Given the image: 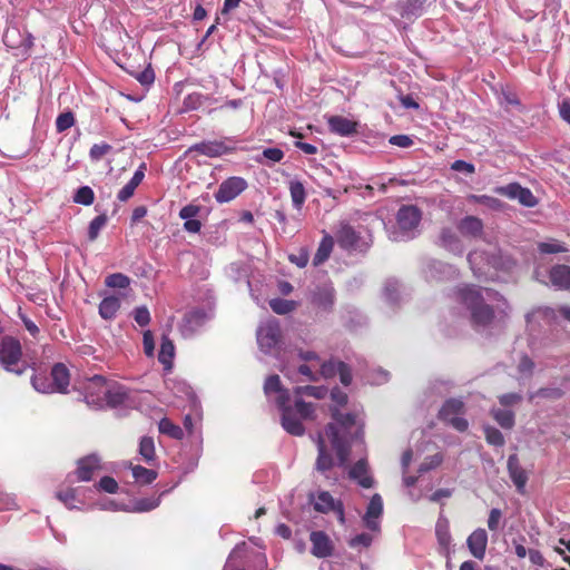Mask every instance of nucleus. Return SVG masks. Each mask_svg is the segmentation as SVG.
<instances>
[{"label":"nucleus","instance_id":"obj_4","mask_svg":"<svg viewBox=\"0 0 570 570\" xmlns=\"http://www.w3.org/2000/svg\"><path fill=\"white\" fill-rule=\"evenodd\" d=\"M465 413V405L463 401L451 397L446 400L439 411L438 417L442 422L451 425L459 432H465L469 428L466 419L462 417Z\"/></svg>","mask_w":570,"mask_h":570},{"label":"nucleus","instance_id":"obj_33","mask_svg":"<svg viewBox=\"0 0 570 570\" xmlns=\"http://www.w3.org/2000/svg\"><path fill=\"white\" fill-rule=\"evenodd\" d=\"M288 189L294 207L298 210L302 209L306 200V190L304 185L299 180H291Z\"/></svg>","mask_w":570,"mask_h":570},{"label":"nucleus","instance_id":"obj_13","mask_svg":"<svg viewBox=\"0 0 570 570\" xmlns=\"http://www.w3.org/2000/svg\"><path fill=\"white\" fill-rule=\"evenodd\" d=\"M325 433L331 440L332 446L336 452L340 464H345V462L348 459L351 449L350 445L343 440V438H341L338 428L333 423H328L325 428Z\"/></svg>","mask_w":570,"mask_h":570},{"label":"nucleus","instance_id":"obj_12","mask_svg":"<svg viewBox=\"0 0 570 570\" xmlns=\"http://www.w3.org/2000/svg\"><path fill=\"white\" fill-rule=\"evenodd\" d=\"M99 470H101L99 456L90 454L78 460L75 473L78 481L88 482L92 480L95 472Z\"/></svg>","mask_w":570,"mask_h":570},{"label":"nucleus","instance_id":"obj_17","mask_svg":"<svg viewBox=\"0 0 570 570\" xmlns=\"http://www.w3.org/2000/svg\"><path fill=\"white\" fill-rule=\"evenodd\" d=\"M466 544L471 554L479 559L483 560L485 556V550L488 546V534L487 531L482 528L474 530L466 540Z\"/></svg>","mask_w":570,"mask_h":570},{"label":"nucleus","instance_id":"obj_8","mask_svg":"<svg viewBox=\"0 0 570 570\" xmlns=\"http://www.w3.org/2000/svg\"><path fill=\"white\" fill-rule=\"evenodd\" d=\"M107 389V380L102 375H94L85 385V400L87 404L97 407L104 406V394Z\"/></svg>","mask_w":570,"mask_h":570},{"label":"nucleus","instance_id":"obj_52","mask_svg":"<svg viewBox=\"0 0 570 570\" xmlns=\"http://www.w3.org/2000/svg\"><path fill=\"white\" fill-rule=\"evenodd\" d=\"M538 249L542 254H558V253H563V252L567 250L564 246H562L561 244H559L557 242H552V243L542 242V243H539Z\"/></svg>","mask_w":570,"mask_h":570},{"label":"nucleus","instance_id":"obj_45","mask_svg":"<svg viewBox=\"0 0 570 570\" xmlns=\"http://www.w3.org/2000/svg\"><path fill=\"white\" fill-rule=\"evenodd\" d=\"M111 150L112 146L107 142L95 144L89 150V157L91 161L97 163L111 153Z\"/></svg>","mask_w":570,"mask_h":570},{"label":"nucleus","instance_id":"obj_34","mask_svg":"<svg viewBox=\"0 0 570 570\" xmlns=\"http://www.w3.org/2000/svg\"><path fill=\"white\" fill-rule=\"evenodd\" d=\"M139 454L147 464H150L156 460L155 442L151 436L146 435L140 439Z\"/></svg>","mask_w":570,"mask_h":570},{"label":"nucleus","instance_id":"obj_19","mask_svg":"<svg viewBox=\"0 0 570 570\" xmlns=\"http://www.w3.org/2000/svg\"><path fill=\"white\" fill-rule=\"evenodd\" d=\"M549 279L558 289H570V266L564 264L552 266L549 271Z\"/></svg>","mask_w":570,"mask_h":570},{"label":"nucleus","instance_id":"obj_59","mask_svg":"<svg viewBox=\"0 0 570 570\" xmlns=\"http://www.w3.org/2000/svg\"><path fill=\"white\" fill-rule=\"evenodd\" d=\"M331 399L335 403V405H336L335 407L344 406L347 404V401H348L347 394L344 391H342L340 387H334L331 391Z\"/></svg>","mask_w":570,"mask_h":570},{"label":"nucleus","instance_id":"obj_62","mask_svg":"<svg viewBox=\"0 0 570 570\" xmlns=\"http://www.w3.org/2000/svg\"><path fill=\"white\" fill-rule=\"evenodd\" d=\"M522 396L518 393H505L499 396V402L502 406H512L520 403Z\"/></svg>","mask_w":570,"mask_h":570},{"label":"nucleus","instance_id":"obj_37","mask_svg":"<svg viewBox=\"0 0 570 570\" xmlns=\"http://www.w3.org/2000/svg\"><path fill=\"white\" fill-rule=\"evenodd\" d=\"M491 415L502 429L510 430L514 426V413L510 410H492Z\"/></svg>","mask_w":570,"mask_h":570},{"label":"nucleus","instance_id":"obj_23","mask_svg":"<svg viewBox=\"0 0 570 570\" xmlns=\"http://www.w3.org/2000/svg\"><path fill=\"white\" fill-rule=\"evenodd\" d=\"M316 445H317L318 455L316 459L315 466H316L317 471L325 473L326 471H328L333 468L334 460H333L331 453H328V451L326 449L325 440H324L322 433L317 434Z\"/></svg>","mask_w":570,"mask_h":570},{"label":"nucleus","instance_id":"obj_10","mask_svg":"<svg viewBox=\"0 0 570 570\" xmlns=\"http://www.w3.org/2000/svg\"><path fill=\"white\" fill-rule=\"evenodd\" d=\"M309 540L312 543L311 553L314 557L323 559L333 554L334 546L326 532L312 531L309 534Z\"/></svg>","mask_w":570,"mask_h":570},{"label":"nucleus","instance_id":"obj_26","mask_svg":"<svg viewBox=\"0 0 570 570\" xmlns=\"http://www.w3.org/2000/svg\"><path fill=\"white\" fill-rule=\"evenodd\" d=\"M128 468L131 470L135 482L141 485L151 484L158 476L157 471L139 464L129 463Z\"/></svg>","mask_w":570,"mask_h":570},{"label":"nucleus","instance_id":"obj_3","mask_svg":"<svg viewBox=\"0 0 570 570\" xmlns=\"http://www.w3.org/2000/svg\"><path fill=\"white\" fill-rule=\"evenodd\" d=\"M51 382L41 374L31 377L32 386L41 393H67L70 384V372L63 363H56L50 372Z\"/></svg>","mask_w":570,"mask_h":570},{"label":"nucleus","instance_id":"obj_1","mask_svg":"<svg viewBox=\"0 0 570 570\" xmlns=\"http://www.w3.org/2000/svg\"><path fill=\"white\" fill-rule=\"evenodd\" d=\"M455 298L470 312V321L473 327L505 326L509 314L504 308L495 311L485 303L482 288L474 284H465L455 289Z\"/></svg>","mask_w":570,"mask_h":570},{"label":"nucleus","instance_id":"obj_15","mask_svg":"<svg viewBox=\"0 0 570 570\" xmlns=\"http://www.w3.org/2000/svg\"><path fill=\"white\" fill-rule=\"evenodd\" d=\"M314 509L322 513L334 511L338 514V519L342 523L345 521L343 504L340 501L336 502L327 491H321L317 494Z\"/></svg>","mask_w":570,"mask_h":570},{"label":"nucleus","instance_id":"obj_44","mask_svg":"<svg viewBox=\"0 0 570 570\" xmlns=\"http://www.w3.org/2000/svg\"><path fill=\"white\" fill-rule=\"evenodd\" d=\"M105 284L111 288H126L130 284V278L121 273H115L106 277Z\"/></svg>","mask_w":570,"mask_h":570},{"label":"nucleus","instance_id":"obj_57","mask_svg":"<svg viewBox=\"0 0 570 570\" xmlns=\"http://www.w3.org/2000/svg\"><path fill=\"white\" fill-rule=\"evenodd\" d=\"M501 519H502L501 510L497 509V508L491 509V511L489 513V519H488V528L491 531H497L499 529Z\"/></svg>","mask_w":570,"mask_h":570},{"label":"nucleus","instance_id":"obj_20","mask_svg":"<svg viewBox=\"0 0 570 570\" xmlns=\"http://www.w3.org/2000/svg\"><path fill=\"white\" fill-rule=\"evenodd\" d=\"M327 124L330 130L340 136H352L357 132V122L343 116H332Z\"/></svg>","mask_w":570,"mask_h":570},{"label":"nucleus","instance_id":"obj_16","mask_svg":"<svg viewBox=\"0 0 570 570\" xmlns=\"http://www.w3.org/2000/svg\"><path fill=\"white\" fill-rule=\"evenodd\" d=\"M507 468L509 475L513 484L515 485L518 492L523 494L525 484L528 482V474L525 470L521 466L517 454H511L509 456Z\"/></svg>","mask_w":570,"mask_h":570},{"label":"nucleus","instance_id":"obj_54","mask_svg":"<svg viewBox=\"0 0 570 570\" xmlns=\"http://www.w3.org/2000/svg\"><path fill=\"white\" fill-rule=\"evenodd\" d=\"M134 318L139 326H146L150 322V313L146 306L137 307L134 312Z\"/></svg>","mask_w":570,"mask_h":570},{"label":"nucleus","instance_id":"obj_41","mask_svg":"<svg viewBox=\"0 0 570 570\" xmlns=\"http://www.w3.org/2000/svg\"><path fill=\"white\" fill-rule=\"evenodd\" d=\"M485 440L493 446H503L505 443L504 436L497 428L487 425L483 428Z\"/></svg>","mask_w":570,"mask_h":570},{"label":"nucleus","instance_id":"obj_9","mask_svg":"<svg viewBox=\"0 0 570 570\" xmlns=\"http://www.w3.org/2000/svg\"><path fill=\"white\" fill-rule=\"evenodd\" d=\"M235 150L233 147H228L222 140H206L194 144L190 146L186 154L197 153L210 158L220 157L223 155L230 154Z\"/></svg>","mask_w":570,"mask_h":570},{"label":"nucleus","instance_id":"obj_30","mask_svg":"<svg viewBox=\"0 0 570 570\" xmlns=\"http://www.w3.org/2000/svg\"><path fill=\"white\" fill-rule=\"evenodd\" d=\"M174 355V343L167 336H163L158 361L165 366L166 370L171 368Z\"/></svg>","mask_w":570,"mask_h":570},{"label":"nucleus","instance_id":"obj_24","mask_svg":"<svg viewBox=\"0 0 570 570\" xmlns=\"http://www.w3.org/2000/svg\"><path fill=\"white\" fill-rule=\"evenodd\" d=\"M461 235L468 237H480L483 233V223L475 216H465L458 224Z\"/></svg>","mask_w":570,"mask_h":570},{"label":"nucleus","instance_id":"obj_48","mask_svg":"<svg viewBox=\"0 0 570 570\" xmlns=\"http://www.w3.org/2000/svg\"><path fill=\"white\" fill-rule=\"evenodd\" d=\"M160 504V495L157 498H145L135 502V510L138 512H147L156 509Z\"/></svg>","mask_w":570,"mask_h":570},{"label":"nucleus","instance_id":"obj_42","mask_svg":"<svg viewBox=\"0 0 570 570\" xmlns=\"http://www.w3.org/2000/svg\"><path fill=\"white\" fill-rule=\"evenodd\" d=\"M107 220H108L107 215L100 214L90 222L89 228H88L89 240L94 242L97 239L100 229L106 226Z\"/></svg>","mask_w":570,"mask_h":570},{"label":"nucleus","instance_id":"obj_51","mask_svg":"<svg viewBox=\"0 0 570 570\" xmlns=\"http://www.w3.org/2000/svg\"><path fill=\"white\" fill-rule=\"evenodd\" d=\"M341 361L330 360L321 365V375L325 379L334 377L338 372Z\"/></svg>","mask_w":570,"mask_h":570},{"label":"nucleus","instance_id":"obj_49","mask_svg":"<svg viewBox=\"0 0 570 570\" xmlns=\"http://www.w3.org/2000/svg\"><path fill=\"white\" fill-rule=\"evenodd\" d=\"M57 499L60 500L68 509L75 508L76 501V490L72 488H68L66 490L59 491L56 494Z\"/></svg>","mask_w":570,"mask_h":570},{"label":"nucleus","instance_id":"obj_47","mask_svg":"<svg viewBox=\"0 0 570 570\" xmlns=\"http://www.w3.org/2000/svg\"><path fill=\"white\" fill-rule=\"evenodd\" d=\"M75 125V116L71 111L60 114L56 119V129L58 132H63Z\"/></svg>","mask_w":570,"mask_h":570},{"label":"nucleus","instance_id":"obj_50","mask_svg":"<svg viewBox=\"0 0 570 570\" xmlns=\"http://www.w3.org/2000/svg\"><path fill=\"white\" fill-rule=\"evenodd\" d=\"M283 389L281 379L277 374L269 375L264 384V392L266 395H269L271 393H277Z\"/></svg>","mask_w":570,"mask_h":570},{"label":"nucleus","instance_id":"obj_25","mask_svg":"<svg viewBox=\"0 0 570 570\" xmlns=\"http://www.w3.org/2000/svg\"><path fill=\"white\" fill-rule=\"evenodd\" d=\"M282 426L292 435L301 436L305 432V428L299 419L296 417L294 409H286L282 413Z\"/></svg>","mask_w":570,"mask_h":570},{"label":"nucleus","instance_id":"obj_60","mask_svg":"<svg viewBox=\"0 0 570 570\" xmlns=\"http://www.w3.org/2000/svg\"><path fill=\"white\" fill-rule=\"evenodd\" d=\"M263 157L272 163H279L284 158V151L281 148H266L263 150Z\"/></svg>","mask_w":570,"mask_h":570},{"label":"nucleus","instance_id":"obj_36","mask_svg":"<svg viewBox=\"0 0 570 570\" xmlns=\"http://www.w3.org/2000/svg\"><path fill=\"white\" fill-rule=\"evenodd\" d=\"M158 430L161 434L168 435L174 440H181L184 438L183 429L167 417L159 421Z\"/></svg>","mask_w":570,"mask_h":570},{"label":"nucleus","instance_id":"obj_5","mask_svg":"<svg viewBox=\"0 0 570 570\" xmlns=\"http://www.w3.org/2000/svg\"><path fill=\"white\" fill-rule=\"evenodd\" d=\"M282 330L278 321L272 320L257 330V342L264 353H272L281 343Z\"/></svg>","mask_w":570,"mask_h":570},{"label":"nucleus","instance_id":"obj_61","mask_svg":"<svg viewBox=\"0 0 570 570\" xmlns=\"http://www.w3.org/2000/svg\"><path fill=\"white\" fill-rule=\"evenodd\" d=\"M390 144L401 147V148H409L413 145V140L407 135H394L390 138Z\"/></svg>","mask_w":570,"mask_h":570},{"label":"nucleus","instance_id":"obj_63","mask_svg":"<svg viewBox=\"0 0 570 570\" xmlns=\"http://www.w3.org/2000/svg\"><path fill=\"white\" fill-rule=\"evenodd\" d=\"M142 344H144L145 354L147 356H153L154 350H155V342H154L153 333L150 331L144 332Z\"/></svg>","mask_w":570,"mask_h":570},{"label":"nucleus","instance_id":"obj_38","mask_svg":"<svg viewBox=\"0 0 570 570\" xmlns=\"http://www.w3.org/2000/svg\"><path fill=\"white\" fill-rule=\"evenodd\" d=\"M293 393L295 396L307 395L321 400L325 397L327 389L324 386L305 385L295 387Z\"/></svg>","mask_w":570,"mask_h":570},{"label":"nucleus","instance_id":"obj_64","mask_svg":"<svg viewBox=\"0 0 570 570\" xmlns=\"http://www.w3.org/2000/svg\"><path fill=\"white\" fill-rule=\"evenodd\" d=\"M559 115L562 120L570 125V98H564L559 104Z\"/></svg>","mask_w":570,"mask_h":570},{"label":"nucleus","instance_id":"obj_53","mask_svg":"<svg viewBox=\"0 0 570 570\" xmlns=\"http://www.w3.org/2000/svg\"><path fill=\"white\" fill-rule=\"evenodd\" d=\"M98 488L107 493H116L118 491V482L112 476H102L98 482Z\"/></svg>","mask_w":570,"mask_h":570},{"label":"nucleus","instance_id":"obj_28","mask_svg":"<svg viewBox=\"0 0 570 570\" xmlns=\"http://www.w3.org/2000/svg\"><path fill=\"white\" fill-rule=\"evenodd\" d=\"M120 308V299L117 296H107L99 304V315L104 320H112L116 317Z\"/></svg>","mask_w":570,"mask_h":570},{"label":"nucleus","instance_id":"obj_29","mask_svg":"<svg viewBox=\"0 0 570 570\" xmlns=\"http://www.w3.org/2000/svg\"><path fill=\"white\" fill-rule=\"evenodd\" d=\"M333 246H334L333 237L331 235L326 234L322 238V240L318 245L316 254L313 258V265L318 266V265L323 264L330 257V255L333 250Z\"/></svg>","mask_w":570,"mask_h":570},{"label":"nucleus","instance_id":"obj_18","mask_svg":"<svg viewBox=\"0 0 570 570\" xmlns=\"http://www.w3.org/2000/svg\"><path fill=\"white\" fill-rule=\"evenodd\" d=\"M426 0H399L394 10L401 18L412 20L422 16Z\"/></svg>","mask_w":570,"mask_h":570},{"label":"nucleus","instance_id":"obj_39","mask_svg":"<svg viewBox=\"0 0 570 570\" xmlns=\"http://www.w3.org/2000/svg\"><path fill=\"white\" fill-rule=\"evenodd\" d=\"M296 302L283 298H273L269 301L272 311L278 315H285L296 308Z\"/></svg>","mask_w":570,"mask_h":570},{"label":"nucleus","instance_id":"obj_7","mask_svg":"<svg viewBox=\"0 0 570 570\" xmlns=\"http://www.w3.org/2000/svg\"><path fill=\"white\" fill-rule=\"evenodd\" d=\"M247 188V183L242 177H229L225 179L215 193V199L223 204L235 199Z\"/></svg>","mask_w":570,"mask_h":570},{"label":"nucleus","instance_id":"obj_55","mask_svg":"<svg viewBox=\"0 0 570 570\" xmlns=\"http://www.w3.org/2000/svg\"><path fill=\"white\" fill-rule=\"evenodd\" d=\"M371 543H372V535L368 533H360V534L353 537L348 541V546L351 548H357V547L367 548L371 546Z\"/></svg>","mask_w":570,"mask_h":570},{"label":"nucleus","instance_id":"obj_43","mask_svg":"<svg viewBox=\"0 0 570 570\" xmlns=\"http://www.w3.org/2000/svg\"><path fill=\"white\" fill-rule=\"evenodd\" d=\"M295 413H298L301 419L308 420L313 419L315 412V405L313 403H306L299 396H295Z\"/></svg>","mask_w":570,"mask_h":570},{"label":"nucleus","instance_id":"obj_56","mask_svg":"<svg viewBox=\"0 0 570 570\" xmlns=\"http://www.w3.org/2000/svg\"><path fill=\"white\" fill-rule=\"evenodd\" d=\"M337 374L340 376L341 383L344 386H348L352 383V371L346 363L340 362Z\"/></svg>","mask_w":570,"mask_h":570},{"label":"nucleus","instance_id":"obj_11","mask_svg":"<svg viewBox=\"0 0 570 570\" xmlns=\"http://www.w3.org/2000/svg\"><path fill=\"white\" fill-rule=\"evenodd\" d=\"M421 218V210L414 205H403L396 214V222L402 230H412L416 228Z\"/></svg>","mask_w":570,"mask_h":570},{"label":"nucleus","instance_id":"obj_2","mask_svg":"<svg viewBox=\"0 0 570 570\" xmlns=\"http://www.w3.org/2000/svg\"><path fill=\"white\" fill-rule=\"evenodd\" d=\"M0 365L9 373L22 375L29 367L23 360V351L20 341L12 335H4L0 340Z\"/></svg>","mask_w":570,"mask_h":570},{"label":"nucleus","instance_id":"obj_58","mask_svg":"<svg viewBox=\"0 0 570 570\" xmlns=\"http://www.w3.org/2000/svg\"><path fill=\"white\" fill-rule=\"evenodd\" d=\"M277 397H276V404L278 406V409L281 410L282 413H284V410L286 409H293L288 402L291 400V396H289V392L288 390L286 389H282L281 391L277 392Z\"/></svg>","mask_w":570,"mask_h":570},{"label":"nucleus","instance_id":"obj_27","mask_svg":"<svg viewBox=\"0 0 570 570\" xmlns=\"http://www.w3.org/2000/svg\"><path fill=\"white\" fill-rule=\"evenodd\" d=\"M358 235L350 225H342L337 232V243L342 248L350 249L356 246Z\"/></svg>","mask_w":570,"mask_h":570},{"label":"nucleus","instance_id":"obj_35","mask_svg":"<svg viewBox=\"0 0 570 570\" xmlns=\"http://www.w3.org/2000/svg\"><path fill=\"white\" fill-rule=\"evenodd\" d=\"M435 535H436L439 544L445 550L449 549L451 541H452V537L450 533L449 521L446 519H440L436 522Z\"/></svg>","mask_w":570,"mask_h":570},{"label":"nucleus","instance_id":"obj_6","mask_svg":"<svg viewBox=\"0 0 570 570\" xmlns=\"http://www.w3.org/2000/svg\"><path fill=\"white\" fill-rule=\"evenodd\" d=\"M494 193L509 199H518L525 207H534L538 204V199L532 191L527 187H522L519 183L499 186L494 189Z\"/></svg>","mask_w":570,"mask_h":570},{"label":"nucleus","instance_id":"obj_40","mask_svg":"<svg viewBox=\"0 0 570 570\" xmlns=\"http://www.w3.org/2000/svg\"><path fill=\"white\" fill-rule=\"evenodd\" d=\"M95 200V193L89 186H82L78 188L76 194L73 195V202L76 204H80L83 206H90L92 205Z\"/></svg>","mask_w":570,"mask_h":570},{"label":"nucleus","instance_id":"obj_22","mask_svg":"<svg viewBox=\"0 0 570 570\" xmlns=\"http://www.w3.org/2000/svg\"><path fill=\"white\" fill-rule=\"evenodd\" d=\"M335 291L330 285L318 286L312 294V304L324 311H330L334 304Z\"/></svg>","mask_w":570,"mask_h":570},{"label":"nucleus","instance_id":"obj_14","mask_svg":"<svg viewBox=\"0 0 570 570\" xmlns=\"http://www.w3.org/2000/svg\"><path fill=\"white\" fill-rule=\"evenodd\" d=\"M383 513V500L380 494L375 493L367 505L366 512L363 517L364 524L372 531L380 530L379 518Z\"/></svg>","mask_w":570,"mask_h":570},{"label":"nucleus","instance_id":"obj_46","mask_svg":"<svg viewBox=\"0 0 570 570\" xmlns=\"http://www.w3.org/2000/svg\"><path fill=\"white\" fill-rule=\"evenodd\" d=\"M206 99L199 92H191L184 98L183 106L184 110H196L203 106L204 100Z\"/></svg>","mask_w":570,"mask_h":570},{"label":"nucleus","instance_id":"obj_31","mask_svg":"<svg viewBox=\"0 0 570 570\" xmlns=\"http://www.w3.org/2000/svg\"><path fill=\"white\" fill-rule=\"evenodd\" d=\"M127 397H128V395L122 387L117 386V387L110 389L107 386L105 394H104V404L106 403L110 407H117V406L124 404L125 401L127 400Z\"/></svg>","mask_w":570,"mask_h":570},{"label":"nucleus","instance_id":"obj_32","mask_svg":"<svg viewBox=\"0 0 570 570\" xmlns=\"http://www.w3.org/2000/svg\"><path fill=\"white\" fill-rule=\"evenodd\" d=\"M332 419L335 425H340L344 431H350L356 424V414L348 412L342 413L337 407H331Z\"/></svg>","mask_w":570,"mask_h":570},{"label":"nucleus","instance_id":"obj_21","mask_svg":"<svg viewBox=\"0 0 570 570\" xmlns=\"http://www.w3.org/2000/svg\"><path fill=\"white\" fill-rule=\"evenodd\" d=\"M348 475L364 489H370L374 484V480L368 473V464L365 459H361L355 462V464L351 468Z\"/></svg>","mask_w":570,"mask_h":570}]
</instances>
